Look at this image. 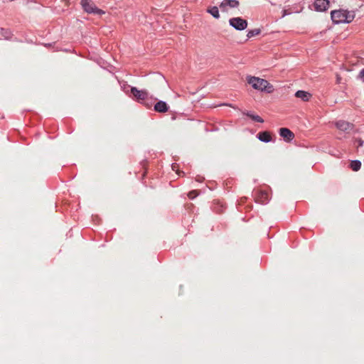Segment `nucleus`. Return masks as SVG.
<instances>
[{
    "label": "nucleus",
    "mask_w": 364,
    "mask_h": 364,
    "mask_svg": "<svg viewBox=\"0 0 364 364\" xmlns=\"http://www.w3.org/2000/svg\"><path fill=\"white\" fill-rule=\"evenodd\" d=\"M247 82L255 90L266 91L268 93H272L274 91L273 85L264 79L248 76L247 77Z\"/></svg>",
    "instance_id": "1"
},
{
    "label": "nucleus",
    "mask_w": 364,
    "mask_h": 364,
    "mask_svg": "<svg viewBox=\"0 0 364 364\" xmlns=\"http://www.w3.org/2000/svg\"><path fill=\"white\" fill-rule=\"evenodd\" d=\"M332 21L336 23H350L355 18L354 11L347 10H335L331 13Z\"/></svg>",
    "instance_id": "2"
},
{
    "label": "nucleus",
    "mask_w": 364,
    "mask_h": 364,
    "mask_svg": "<svg viewBox=\"0 0 364 364\" xmlns=\"http://www.w3.org/2000/svg\"><path fill=\"white\" fill-rule=\"evenodd\" d=\"M80 4L83 8L84 11L89 14H95L102 15L105 14V11L98 9L95 4L90 0H81Z\"/></svg>",
    "instance_id": "3"
},
{
    "label": "nucleus",
    "mask_w": 364,
    "mask_h": 364,
    "mask_svg": "<svg viewBox=\"0 0 364 364\" xmlns=\"http://www.w3.org/2000/svg\"><path fill=\"white\" fill-rule=\"evenodd\" d=\"M229 23L236 30L242 31L247 27V21L240 17L232 18L229 20Z\"/></svg>",
    "instance_id": "4"
},
{
    "label": "nucleus",
    "mask_w": 364,
    "mask_h": 364,
    "mask_svg": "<svg viewBox=\"0 0 364 364\" xmlns=\"http://www.w3.org/2000/svg\"><path fill=\"white\" fill-rule=\"evenodd\" d=\"M335 125L338 129L346 133L350 132L354 128V125L353 124L344 120H339L336 122Z\"/></svg>",
    "instance_id": "5"
},
{
    "label": "nucleus",
    "mask_w": 364,
    "mask_h": 364,
    "mask_svg": "<svg viewBox=\"0 0 364 364\" xmlns=\"http://www.w3.org/2000/svg\"><path fill=\"white\" fill-rule=\"evenodd\" d=\"M131 93L134 95L136 100L142 102L145 100L149 95V93L146 90H139L136 87H132Z\"/></svg>",
    "instance_id": "6"
},
{
    "label": "nucleus",
    "mask_w": 364,
    "mask_h": 364,
    "mask_svg": "<svg viewBox=\"0 0 364 364\" xmlns=\"http://www.w3.org/2000/svg\"><path fill=\"white\" fill-rule=\"evenodd\" d=\"M238 5L239 1L236 0H223L220 5V8L221 9L222 11L227 12L228 10V7L235 8Z\"/></svg>",
    "instance_id": "7"
},
{
    "label": "nucleus",
    "mask_w": 364,
    "mask_h": 364,
    "mask_svg": "<svg viewBox=\"0 0 364 364\" xmlns=\"http://www.w3.org/2000/svg\"><path fill=\"white\" fill-rule=\"evenodd\" d=\"M314 8L317 11H324L329 6L328 0H316L314 2Z\"/></svg>",
    "instance_id": "8"
},
{
    "label": "nucleus",
    "mask_w": 364,
    "mask_h": 364,
    "mask_svg": "<svg viewBox=\"0 0 364 364\" xmlns=\"http://www.w3.org/2000/svg\"><path fill=\"white\" fill-rule=\"evenodd\" d=\"M269 194L265 191H258L257 196H255V201L261 204L267 203L269 200Z\"/></svg>",
    "instance_id": "9"
},
{
    "label": "nucleus",
    "mask_w": 364,
    "mask_h": 364,
    "mask_svg": "<svg viewBox=\"0 0 364 364\" xmlns=\"http://www.w3.org/2000/svg\"><path fill=\"white\" fill-rule=\"evenodd\" d=\"M279 134L287 141H291L294 137V133L287 128H281L279 129Z\"/></svg>",
    "instance_id": "10"
},
{
    "label": "nucleus",
    "mask_w": 364,
    "mask_h": 364,
    "mask_svg": "<svg viewBox=\"0 0 364 364\" xmlns=\"http://www.w3.org/2000/svg\"><path fill=\"white\" fill-rule=\"evenodd\" d=\"M155 111L164 113L168 111V107L165 102L159 101L154 106Z\"/></svg>",
    "instance_id": "11"
},
{
    "label": "nucleus",
    "mask_w": 364,
    "mask_h": 364,
    "mask_svg": "<svg viewBox=\"0 0 364 364\" xmlns=\"http://www.w3.org/2000/svg\"><path fill=\"white\" fill-rule=\"evenodd\" d=\"M257 138L264 142H269L272 140L271 134L269 132L264 131L257 134Z\"/></svg>",
    "instance_id": "12"
},
{
    "label": "nucleus",
    "mask_w": 364,
    "mask_h": 364,
    "mask_svg": "<svg viewBox=\"0 0 364 364\" xmlns=\"http://www.w3.org/2000/svg\"><path fill=\"white\" fill-rule=\"evenodd\" d=\"M295 96L298 98H301L304 102H307L309 100L311 95L308 92L299 90L295 93Z\"/></svg>",
    "instance_id": "13"
},
{
    "label": "nucleus",
    "mask_w": 364,
    "mask_h": 364,
    "mask_svg": "<svg viewBox=\"0 0 364 364\" xmlns=\"http://www.w3.org/2000/svg\"><path fill=\"white\" fill-rule=\"evenodd\" d=\"M208 12L210 13L215 18H218L220 17L218 8L217 6L211 7L208 10Z\"/></svg>",
    "instance_id": "14"
},
{
    "label": "nucleus",
    "mask_w": 364,
    "mask_h": 364,
    "mask_svg": "<svg viewBox=\"0 0 364 364\" xmlns=\"http://www.w3.org/2000/svg\"><path fill=\"white\" fill-rule=\"evenodd\" d=\"M361 167V162L360 161L355 160L352 161L350 162V168L353 171H358Z\"/></svg>",
    "instance_id": "15"
},
{
    "label": "nucleus",
    "mask_w": 364,
    "mask_h": 364,
    "mask_svg": "<svg viewBox=\"0 0 364 364\" xmlns=\"http://www.w3.org/2000/svg\"><path fill=\"white\" fill-rule=\"evenodd\" d=\"M261 30L259 28H255L248 31L247 36L248 38L257 36L260 33Z\"/></svg>",
    "instance_id": "16"
},
{
    "label": "nucleus",
    "mask_w": 364,
    "mask_h": 364,
    "mask_svg": "<svg viewBox=\"0 0 364 364\" xmlns=\"http://www.w3.org/2000/svg\"><path fill=\"white\" fill-rule=\"evenodd\" d=\"M247 115L255 122H260V123H262L264 122V120L262 119V117H260L259 115H255V114H252L250 113H247Z\"/></svg>",
    "instance_id": "17"
},
{
    "label": "nucleus",
    "mask_w": 364,
    "mask_h": 364,
    "mask_svg": "<svg viewBox=\"0 0 364 364\" xmlns=\"http://www.w3.org/2000/svg\"><path fill=\"white\" fill-rule=\"evenodd\" d=\"M198 195V193L197 191L193 190L188 193V196L191 199L195 198Z\"/></svg>",
    "instance_id": "18"
},
{
    "label": "nucleus",
    "mask_w": 364,
    "mask_h": 364,
    "mask_svg": "<svg viewBox=\"0 0 364 364\" xmlns=\"http://www.w3.org/2000/svg\"><path fill=\"white\" fill-rule=\"evenodd\" d=\"M359 77L364 80V68L359 73Z\"/></svg>",
    "instance_id": "19"
},
{
    "label": "nucleus",
    "mask_w": 364,
    "mask_h": 364,
    "mask_svg": "<svg viewBox=\"0 0 364 364\" xmlns=\"http://www.w3.org/2000/svg\"><path fill=\"white\" fill-rule=\"evenodd\" d=\"M356 141L358 142V146H363V141L362 139H357Z\"/></svg>",
    "instance_id": "20"
},
{
    "label": "nucleus",
    "mask_w": 364,
    "mask_h": 364,
    "mask_svg": "<svg viewBox=\"0 0 364 364\" xmlns=\"http://www.w3.org/2000/svg\"><path fill=\"white\" fill-rule=\"evenodd\" d=\"M176 164H173V165H172V169H173V170H175V169H176Z\"/></svg>",
    "instance_id": "21"
},
{
    "label": "nucleus",
    "mask_w": 364,
    "mask_h": 364,
    "mask_svg": "<svg viewBox=\"0 0 364 364\" xmlns=\"http://www.w3.org/2000/svg\"><path fill=\"white\" fill-rule=\"evenodd\" d=\"M198 181H201V180H200V178H197L196 179Z\"/></svg>",
    "instance_id": "22"
}]
</instances>
